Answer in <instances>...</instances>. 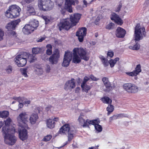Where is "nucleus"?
<instances>
[{
    "label": "nucleus",
    "mask_w": 149,
    "mask_h": 149,
    "mask_svg": "<svg viewBox=\"0 0 149 149\" xmlns=\"http://www.w3.org/2000/svg\"><path fill=\"white\" fill-rule=\"evenodd\" d=\"M39 7L43 11L52 9L54 7V3L51 0H38Z\"/></svg>",
    "instance_id": "nucleus-3"
},
{
    "label": "nucleus",
    "mask_w": 149,
    "mask_h": 149,
    "mask_svg": "<svg viewBox=\"0 0 149 149\" xmlns=\"http://www.w3.org/2000/svg\"><path fill=\"white\" fill-rule=\"evenodd\" d=\"M141 67L140 64L137 65L136 67L135 68L134 70L132 72H126V73L127 75L130 76H135L137 75L139 73L141 72Z\"/></svg>",
    "instance_id": "nucleus-21"
},
{
    "label": "nucleus",
    "mask_w": 149,
    "mask_h": 149,
    "mask_svg": "<svg viewBox=\"0 0 149 149\" xmlns=\"http://www.w3.org/2000/svg\"><path fill=\"white\" fill-rule=\"evenodd\" d=\"M80 56L82 59L85 61H88L89 59V56L88 52L86 49L82 48H75L73 49Z\"/></svg>",
    "instance_id": "nucleus-6"
},
{
    "label": "nucleus",
    "mask_w": 149,
    "mask_h": 149,
    "mask_svg": "<svg viewBox=\"0 0 149 149\" xmlns=\"http://www.w3.org/2000/svg\"><path fill=\"white\" fill-rule=\"evenodd\" d=\"M102 101L104 103L110 104L112 102V100L107 97H105L102 98Z\"/></svg>",
    "instance_id": "nucleus-40"
},
{
    "label": "nucleus",
    "mask_w": 149,
    "mask_h": 149,
    "mask_svg": "<svg viewBox=\"0 0 149 149\" xmlns=\"http://www.w3.org/2000/svg\"><path fill=\"white\" fill-rule=\"evenodd\" d=\"M107 111H108L107 113L108 115L112 112L114 110V107L113 106L110 105H109L107 108Z\"/></svg>",
    "instance_id": "nucleus-43"
},
{
    "label": "nucleus",
    "mask_w": 149,
    "mask_h": 149,
    "mask_svg": "<svg viewBox=\"0 0 149 149\" xmlns=\"http://www.w3.org/2000/svg\"><path fill=\"white\" fill-rule=\"evenodd\" d=\"M4 36V31L2 29L0 28V41L3 39Z\"/></svg>",
    "instance_id": "nucleus-50"
},
{
    "label": "nucleus",
    "mask_w": 149,
    "mask_h": 149,
    "mask_svg": "<svg viewBox=\"0 0 149 149\" xmlns=\"http://www.w3.org/2000/svg\"><path fill=\"white\" fill-rule=\"evenodd\" d=\"M26 11L28 15L35 14V10L34 7L31 4H30L27 6Z\"/></svg>",
    "instance_id": "nucleus-27"
},
{
    "label": "nucleus",
    "mask_w": 149,
    "mask_h": 149,
    "mask_svg": "<svg viewBox=\"0 0 149 149\" xmlns=\"http://www.w3.org/2000/svg\"><path fill=\"white\" fill-rule=\"evenodd\" d=\"M20 22V20L19 19L12 21L6 25L5 27L9 31L13 30L15 29L16 26Z\"/></svg>",
    "instance_id": "nucleus-16"
},
{
    "label": "nucleus",
    "mask_w": 149,
    "mask_h": 149,
    "mask_svg": "<svg viewBox=\"0 0 149 149\" xmlns=\"http://www.w3.org/2000/svg\"><path fill=\"white\" fill-rule=\"evenodd\" d=\"M35 71L36 74L38 75H41L43 73V70L42 67L40 66H37Z\"/></svg>",
    "instance_id": "nucleus-36"
},
{
    "label": "nucleus",
    "mask_w": 149,
    "mask_h": 149,
    "mask_svg": "<svg viewBox=\"0 0 149 149\" xmlns=\"http://www.w3.org/2000/svg\"><path fill=\"white\" fill-rule=\"evenodd\" d=\"M26 128H28V125H26L25 126V129L19 130V138L23 141L26 139L28 137V132Z\"/></svg>",
    "instance_id": "nucleus-15"
},
{
    "label": "nucleus",
    "mask_w": 149,
    "mask_h": 149,
    "mask_svg": "<svg viewBox=\"0 0 149 149\" xmlns=\"http://www.w3.org/2000/svg\"><path fill=\"white\" fill-rule=\"evenodd\" d=\"M43 50L42 47H36L32 48V52L33 54H36L41 53Z\"/></svg>",
    "instance_id": "nucleus-29"
},
{
    "label": "nucleus",
    "mask_w": 149,
    "mask_h": 149,
    "mask_svg": "<svg viewBox=\"0 0 149 149\" xmlns=\"http://www.w3.org/2000/svg\"><path fill=\"white\" fill-rule=\"evenodd\" d=\"M28 59L30 62H34L36 60V58L35 57V56H33L32 54L27 53V56H26V60Z\"/></svg>",
    "instance_id": "nucleus-31"
},
{
    "label": "nucleus",
    "mask_w": 149,
    "mask_h": 149,
    "mask_svg": "<svg viewBox=\"0 0 149 149\" xmlns=\"http://www.w3.org/2000/svg\"><path fill=\"white\" fill-rule=\"evenodd\" d=\"M73 58L72 60L73 62L74 63H78L81 61V58L80 56L79 57L78 54L74 51H73Z\"/></svg>",
    "instance_id": "nucleus-26"
},
{
    "label": "nucleus",
    "mask_w": 149,
    "mask_h": 149,
    "mask_svg": "<svg viewBox=\"0 0 149 149\" xmlns=\"http://www.w3.org/2000/svg\"><path fill=\"white\" fill-rule=\"evenodd\" d=\"M131 88L129 93H136L138 92L139 90V87L134 84H132Z\"/></svg>",
    "instance_id": "nucleus-34"
},
{
    "label": "nucleus",
    "mask_w": 149,
    "mask_h": 149,
    "mask_svg": "<svg viewBox=\"0 0 149 149\" xmlns=\"http://www.w3.org/2000/svg\"><path fill=\"white\" fill-rule=\"evenodd\" d=\"M90 78L93 81H96L99 79V78H97L93 75H91L90 76Z\"/></svg>",
    "instance_id": "nucleus-59"
},
{
    "label": "nucleus",
    "mask_w": 149,
    "mask_h": 149,
    "mask_svg": "<svg viewBox=\"0 0 149 149\" xmlns=\"http://www.w3.org/2000/svg\"><path fill=\"white\" fill-rule=\"evenodd\" d=\"M81 17V15L79 13L74 14L70 16V22L71 23L73 26H75L78 22Z\"/></svg>",
    "instance_id": "nucleus-17"
},
{
    "label": "nucleus",
    "mask_w": 149,
    "mask_h": 149,
    "mask_svg": "<svg viewBox=\"0 0 149 149\" xmlns=\"http://www.w3.org/2000/svg\"><path fill=\"white\" fill-rule=\"evenodd\" d=\"M114 55L113 52L112 51L109 50L108 51L107 54V55L108 56H109L110 57H112Z\"/></svg>",
    "instance_id": "nucleus-57"
},
{
    "label": "nucleus",
    "mask_w": 149,
    "mask_h": 149,
    "mask_svg": "<svg viewBox=\"0 0 149 149\" xmlns=\"http://www.w3.org/2000/svg\"><path fill=\"white\" fill-rule=\"evenodd\" d=\"M60 133L61 134H68V141H70L73 139L75 131L73 127L67 124L61 127L60 130Z\"/></svg>",
    "instance_id": "nucleus-1"
},
{
    "label": "nucleus",
    "mask_w": 149,
    "mask_h": 149,
    "mask_svg": "<svg viewBox=\"0 0 149 149\" xmlns=\"http://www.w3.org/2000/svg\"><path fill=\"white\" fill-rule=\"evenodd\" d=\"M29 24L31 25L32 28H34V30L38 26V22L36 20L33 19L30 22V24Z\"/></svg>",
    "instance_id": "nucleus-28"
},
{
    "label": "nucleus",
    "mask_w": 149,
    "mask_h": 149,
    "mask_svg": "<svg viewBox=\"0 0 149 149\" xmlns=\"http://www.w3.org/2000/svg\"><path fill=\"white\" fill-rule=\"evenodd\" d=\"M27 53L24 52L17 56L15 58V62L19 67H23L26 63Z\"/></svg>",
    "instance_id": "nucleus-5"
},
{
    "label": "nucleus",
    "mask_w": 149,
    "mask_h": 149,
    "mask_svg": "<svg viewBox=\"0 0 149 149\" xmlns=\"http://www.w3.org/2000/svg\"><path fill=\"white\" fill-rule=\"evenodd\" d=\"M95 1L94 0H85L83 1L84 4L87 5V4H90L91 2Z\"/></svg>",
    "instance_id": "nucleus-55"
},
{
    "label": "nucleus",
    "mask_w": 149,
    "mask_h": 149,
    "mask_svg": "<svg viewBox=\"0 0 149 149\" xmlns=\"http://www.w3.org/2000/svg\"><path fill=\"white\" fill-rule=\"evenodd\" d=\"M146 33L144 28L141 27L140 24H137L135 27L134 40L139 41L142 39L143 36H145Z\"/></svg>",
    "instance_id": "nucleus-4"
},
{
    "label": "nucleus",
    "mask_w": 149,
    "mask_h": 149,
    "mask_svg": "<svg viewBox=\"0 0 149 149\" xmlns=\"http://www.w3.org/2000/svg\"><path fill=\"white\" fill-rule=\"evenodd\" d=\"M58 26L60 31L63 29L68 30L73 26L69 18L62 19Z\"/></svg>",
    "instance_id": "nucleus-7"
},
{
    "label": "nucleus",
    "mask_w": 149,
    "mask_h": 149,
    "mask_svg": "<svg viewBox=\"0 0 149 149\" xmlns=\"http://www.w3.org/2000/svg\"><path fill=\"white\" fill-rule=\"evenodd\" d=\"M18 102H19V108H22L23 107V103H24V102L22 100H19Z\"/></svg>",
    "instance_id": "nucleus-63"
},
{
    "label": "nucleus",
    "mask_w": 149,
    "mask_h": 149,
    "mask_svg": "<svg viewBox=\"0 0 149 149\" xmlns=\"http://www.w3.org/2000/svg\"><path fill=\"white\" fill-rule=\"evenodd\" d=\"M81 86L83 91L86 93H87L88 92V91L91 88V86L87 85L86 84H81Z\"/></svg>",
    "instance_id": "nucleus-32"
},
{
    "label": "nucleus",
    "mask_w": 149,
    "mask_h": 149,
    "mask_svg": "<svg viewBox=\"0 0 149 149\" xmlns=\"http://www.w3.org/2000/svg\"><path fill=\"white\" fill-rule=\"evenodd\" d=\"M75 5L74 0H65V8L70 13L72 12V5Z\"/></svg>",
    "instance_id": "nucleus-18"
},
{
    "label": "nucleus",
    "mask_w": 149,
    "mask_h": 149,
    "mask_svg": "<svg viewBox=\"0 0 149 149\" xmlns=\"http://www.w3.org/2000/svg\"><path fill=\"white\" fill-rule=\"evenodd\" d=\"M75 87V82L74 79L67 81L64 85V89L67 91H71Z\"/></svg>",
    "instance_id": "nucleus-14"
},
{
    "label": "nucleus",
    "mask_w": 149,
    "mask_h": 149,
    "mask_svg": "<svg viewBox=\"0 0 149 149\" xmlns=\"http://www.w3.org/2000/svg\"><path fill=\"white\" fill-rule=\"evenodd\" d=\"M46 47L47 49L46 50V54L47 55H50L52 53V47L50 44H48L46 46Z\"/></svg>",
    "instance_id": "nucleus-41"
},
{
    "label": "nucleus",
    "mask_w": 149,
    "mask_h": 149,
    "mask_svg": "<svg viewBox=\"0 0 149 149\" xmlns=\"http://www.w3.org/2000/svg\"><path fill=\"white\" fill-rule=\"evenodd\" d=\"M42 58L43 60L45 61H47L49 60L48 56L46 54H44L42 56Z\"/></svg>",
    "instance_id": "nucleus-58"
},
{
    "label": "nucleus",
    "mask_w": 149,
    "mask_h": 149,
    "mask_svg": "<svg viewBox=\"0 0 149 149\" xmlns=\"http://www.w3.org/2000/svg\"><path fill=\"white\" fill-rule=\"evenodd\" d=\"M29 115L27 112L21 113L17 117V121L19 124L23 123L26 124L29 122Z\"/></svg>",
    "instance_id": "nucleus-10"
},
{
    "label": "nucleus",
    "mask_w": 149,
    "mask_h": 149,
    "mask_svg": "<svg viewBox=\"0 0 149 149\" xmlns=\"http://www.w3.org/2000/svg\"><path fill=\"white\" fill-rule=\"evenodd\" d=\"M34 31V29L32 28L31 25L29 24L25 25L22 29L23 33L26 35H29L32 33Z\"/></svg>",
    "instance_id": "nucleus-23"
},
{
    "label": "nucleus",
    "mask_w": 149,
    "mask_h": 149,
    "mask_svg": "<svg viewBox=\"0 0 149 149\" xmlns=\"http://www.w3.org/2000/svg\"><path fill=\"white\" fill-rule=\"evenodd\" d=\"M20 10L19 7L17 5H12L9 7V9L6 12V15L8 18L15 17L19 15Z\"/></svg>",
    "instance_id": "nucleus-2"
},
{
    "label": "nucleus",
    "mask_w": 149,
    "mask_h": 149,
    "mask_svg": "<svg viewBox=\"0 0 149 149\" xmlns=\"http://www.w3.org/2000/svg\"><path fill=\"white\" fill-rule=\"evenodd\" d=\"M38 118V117L37 114H32L29 118L30 123L33 125L35 124Z\"/></svg>",
    "instance_id": "nucleus-25"
},
{
    "label": "nucleus",
    "mask_w": 149,
    "mask_h": 149,
    "mask_svg": "<svg viewBox=\"0 0 149 149\" xmlns=\"http://www.w3.org/2000/svg\"><path fill=\"white\" fill-rule=\"evenodd\" d=\"M55 2L57 5L61 8L62 11L61 10V12L62 14H63L65 12L64 11L65 10L63 9V10L61 8L63 3V0H55Z\"/></svg>",
    "instance_id": "nucleus-35"
},
{
    "label": "nucleus",
    "mask_w": 149,
    "mask_h": 149,
    "mask_svg": "<svg viewBox=\"0 0 149 149\" xmlns=\"http://www.w3.org/2000/svg\"><path fill=\"white\" fill-rule=\"evenodd\" d=\"M71 59L72 53L69 52H65L62 64V66L64 67H68L69 65Z\"/></svg>",
    "instance_id": "nucleus-12"
},
{
    "label": "nucleus",
    "mask_w": 149,
    "mask_h": 149,
    "mask_svg": "<svg viewBox=\"0 0 149 149\" xmlns=\"http://www.w3.org/2000/svg\"><path fill=\"white\" fill-rule=\"evenodd\" d=\"M54 107L51 105L47 106L45 108V110L46 111H48L51 109H53Z\"/></svg>",
    "instance_id": "nucleus-61"
},
{
    "label": "nucleus",
    "mask_w": 149,
    "mask_h": 149,
    "mask_svg": "<svg viewBox=\"0 0 149 149\" xmlns=\"http://www.w3.org/2000/svg\"><path fill=\"white\" fill-rule=\"evenodd\" d=\"M122 7V4L120 3L118 6L115 9V11L116 12H119Z\"/></svg>",
    "instance_id": "nucleus-60"
},
{
    "label": "nucleus",
    "mask_w": 149,
    "mask_h": 149,
    "mask_svg": "<svg viewBox=\"0 0 149 149\" xmlns=\"http://www.w3.org/2000/svg\"><path fill=\"white\" fill-rule=\"evenodd\" d=\"M100 123L99 120H94L90 121L88 123L94 125L95 130L98 132H100L102 131V128L101 125L98 124Z\"/></svg>",
    "instance_id": "nucleus-19"
},
{
    "label": "nucleus",
    "mask_w": 149,
    "mask_h": 149,
    "mask_svg": "<svg viewBox=\"0 0 149 149\" xmlns=\"http://www.w3.org/2000/svg\"><path fill=\"white\" fill-rule=\"evenodd\" d=\"M5 70L7 74H10L12 72L13 70L12 67L10 65H8L5 69Z\"/></svg>",
    "instance_id": "nucleus-45"
},
{
    "label": "nucleus",
    "mask_w": 149,
    "mask_h": 149,
    "mask_svg": "<svg viewBox=\"0 0 149 149\" xmlns=\"http://www.w3.org/2000/svg\"><path fill=\"white\" fill-rule=\"evenodd\" d=\"M105 88H103V90L105 92H109L111 90L112 88L111 85L109 82L104 84Z\"/></svg>",
    "instance_id": "nucleus-33"
},
{
    "label": "nucleus",
    "mask_w": 149,
    "mask_h": 149,
    "mask_svg": "<svg viewBox=\"0 0 149 149\" xmlns=\"http://www.w3.org/2000/svg\"><path fill=\"white\" fill-rule=\"evenodd\" d=\"M102 80L104 84L109 82L108 78L106 77H103L102 79Z\"/></svg>",
    "instance_id": "nucleus-56"
},
{
    "label": "nucleus",
    "mask_w": 149,
    "mask_h": 149,
    "mask_svg": "<svg viewBox=\"0 0 149 149\" xmlns=\"http://www.w3.org/2000/svg\"><path fill=\"white\" fill-rule=\"evenodd\" d=\"M2 132L4 137L10 134H14L15 132V128L13 126L4 125L2 127Z\"/></svg>",
    "instance_id": "nucleus-11"
},
{
    "label": "nucleus",
    "mask_w": 149,
    "mask_h": 149,
    "mask_svg": "<svg viewBox=\"0 0 149 149\" xmlns=\"http://www.w3.org/2000/svg\"><path fill=\"white\" fill-rule=\"evenodd\" d=\"M55 124V122H53L52 119H49L47 120V126L49 128L52 129L54 128V127Z\"/></svg>",
    "instance_id": "nucleus-30"
},
{
    "label": "nucleus",
    "mask_w": 149,
    "mask_h": 149,
    "mask_svg": "<svg viewBox=\"0 0 149 149\" xmlns=\"http://www.w3.org/2000/svg\"><path fill=\"white\" fill-rule=\"evenodd\" d=\"M86 29L85 27H82L78 30L76 33V35L78 37L79 41L82 42L83 41L84 37L86 36Z\"/></svg>",
    "instance_id": "nucleus-13"
},
{
    "label": "nucleus",
    "mask_w": 149,
    "mask_h": 149,
    "mask_svg": "<svg viewBox=\"0 0 149 149\" xmlns=\"http://www.w3.org/2000/svg\"><path fill=\"white\" fill-rule=\"evenodd\" d=\"M126 31L123 29L118 27L116 30L115 34L118 38H123L126 34Z\"/></svg>",
    "instance_id": "nucleus-22"
},
{
    "label": "nucleus",
    "mask_w": 149,
    "mask_h": 149,
    "mask_svg": "<svg viewBox=\"0 0 149 149\" xmlns=\"http://www.w3.org/2000/svg\"><path fill=\"white\" fill-rule=\"evenodd\" d=\"M132 49L133 50H137L139 49L140 47V45L139 44L136 43L133 47Z\"/></svg>",
    "instance_id": "nucleus-51"
},
{
    "label": "nucleus",
    "mask_w": 149,
    "mask_h": 149,
    "mask_svg": "<svg viewBox=\"0 0 149 149\" xmlns=\"http://www.w3.org/2000/svg\"><path fill=\"white\" fill-rule=\"evenodd\" d=\"M34 0H22L21 3L22 5H25L26 3H31L34 1Z\"/></svg>",
    "instance_id": "nucleus-49"
},
{
    "label": "nucleus",
    "mask_w": 149,
    "mask_h": 149,
    "mask_svg": "<svg viewBox=\"0 0 149 149\" xmlns=\"http://www.w3.org/2000/svg\"><path fill=\"white\" fill-rule=\"evenodd\" d=\"M52 136L51 135H47L45 136L43 138V141H49L52 138Z\"/></svg>",
    "instance_id": "nucleus-54"
},
{
    "label": "nucleus",
    "mask_w": 149,
    "mask_h": 149,
    "mask_svg": "<svg viewBox=\"0 0 149 149\" xmlns=\"http://www.w3.org/2000/svg\"><path fill=\"white\" fill-rule=\"evenodd\" d=\"M132 84L130 83L125 84L123 85V88L126 91L130 93Z\"/></svg>",
    "instance_id": "nucleus-37"
},
{
    "label": "nucleus",
    "mask_w": 149,
    "mask_h": 149,
    "mask_svg": "<svg viewBox=\"0 0 149 149\" xmlns=\"http://www.w3.org/2000/svg\"><path fill=\"white\" fill-rule=\"evenodd\" d=\"M9 115V112L7 111H0V117L6 118Z\"/></svg>",
    "instance_id": "nucleus-42"
},
{
    "label": "nucleus",
    "mask_w": 149,
    "mask_h": 149,
    "mask_svg": "<svg viewBox=\"0 0 149 149\" xmlns=\"http://www.w3.org/2000/svg\"><path fill=\"white\" fill-rule=\"evenodd\" d=\"M60 57L59 51L58 49H56L54 53L49 58V62L52 65L56 64Z\"/></svg>",
    "instance_id": "nucleus-9"
},
{
    "label": "nucleus",
    "mask_w": 149,
    "mask_h": 149,
    "mask_svg": "<svg viewBox=\"0 0 149 149\" xmlns=\"http://www.w3.org/2000/svg\"><path fill=\"white\" fill-rule=\"evenodd\" d=\"M102 61L104 66L106 67L109 65V62L108 61L107 59L106 58H105L104 60H102Z\"/></svg>",
    "instance_id": "nucleus-52"
},
{
    "label": "nucleus",
    "mask_w": 149,
    "mask_h": 149,
    "mask_svg": "<svg viewBox=\"0 0 149 149\" xmlns=\"http://www.w3.org/2000/svg\"><path fill=\"white\" fill-rule=\"evenodd\" d=\"M78 120L80 124L84 127L88 126V124H89L88 122L89 121L88 119L85 120L81 115L79 116Z\"/></svg>",
    "instance_id": "nucleus-24"
},
{
    "label": "nucleus",
    "mask_w": 149,
    "mask_h": 149,
    "mask_svg": "<svg viewBox=\"0 0 149 149\" xmlns=\"http://www.w3.org/2000/svg\"><path fill=\"white\" fill-rule=\"evenodd\" d=\"M90 79L89 77H88L86 76H85L83 80V81L81 83V84H86V83L87 81H88Z\"/></svg>",
    "instance_id": "nucleus-53"
},
{
    "label": "nucleus",
    "mask_w": 149,
    "mask_h": 149,
    "mask_svg": "<svg viewBox=\"0 0 149 149\" xmlns=\"http://www.w3.org/2000/svg\"><path fill=\"white\" fill-rule=\"evenodd\" d=\"M4 122H5V125H6L7 126H12L10 125V123L11 122V120L10 118H8Z\"/></svg>",
    "instance_id": "nucleus-48"
},
{
    "label": "nucleus",
    "mask_w": 149,
    "mask_h": 149,
    "mask_svg": "<svg viewBox=\"0 0 149 149\" xmlns=\"http://www.w3.org/2000/svg\"><path fill=\"white\" fill-rule=\"evenodd\" d=\"M123 115L122 114H118L116 115H114L110 117L109 118L110 121L111 122L112 120L116 119L118 118H120L123 117Z\"/></svg>",
    "instance_id": "nucleus-38"
},
{
    "label": "nucleus",
    "mask_w": 149,
    "mask_h": 149,
    "mask_svg": "<svg viewBox=\"0 0 149 149\" xmlns=\"http://www.w3.org/2000/svg\"><path fill=\"white\" fill-rule=\"evenodd\" d=\"M149 82L148 80L144 82L143 86L146 87H148Z\"/></svg>",
    "instance_id": "nucleus-64"
},
{
    "label": "nucleus",
    "mask_w": 149,
    "mask_h": 149,
    "mask_svg": "<svg viewBox=\"0 0 149 149\" xmlns=\"http://www.w3.org/2000/svg\"><path fill=\"white\" fill-rule=\"evenodd\" d=\"M45 70L47 73H49L51 70L50 65L48 64H45Z\"/></svg>",
    "instance_id": "nucleus-46"
},
{
    "label": "nucleus",
    "mask_w": 149,
    "mask_h": 149,
    "mask_svg": "<svg viewBox=\"0 0 149 149\" xmlns=\"http://www.w3.org/2000/svg\"><path fill=\"white\" fill-rule=\"evenodd\" d=\"M114 26V24L112 23H111L107 25L105 28L107 29H112L113 28Z\"/></svg>",
    "instance_id": "nucleus-47"
},
{
    "label": "nucleus",
    "mask_w": 149,
    "mask_h": 149,
    "mask_svg": "<svg viewBox=\"0 0 149 149\" xmlns=\"http://www.w3.org/2000/svg\"><path fill=\"white\" fill-rule=\"evenodd\" d=\"M45 39V38L44 37H40L38 38L36 40V41L37 42H41L43 40H44Z\"/></svg>",
    "instance_id": "nucleus-62"
},
{
    "label": "nucleus",
    "mask_w": 149,
    "mask_h": 149,
    "mask_svg": "<svg viewBox=\"0 0 149 149\" xmlns=\"http://www.w3.org/2000/svg\"><path fill=\"white\" fill-rule=\"evenodd\" d=\"M119 60V58L118 57H116L114 60L111 59L109 60V63L110 64V66L111 68L113 67L114 65L116 64V62L118 61Z\"/></svg>",
    "instance_id": "nucleus-39"
},
{
    "label": "nucleus",
    "mask_w": 149,
    "mask_h": 149,
    "mask_svg": "<svg viewBox=\"0 0 149 149\" xmlns=\"http://www.w3.org/2000/svg\"><path fill=\"white\" fill-rule=\"evenodd\" d=\"M4 141L6 144L9 146H13L16 142L17 138L14 134H11L4 136Z\"/></svg>",
    "instance_id": "nucleus-8"
},
{
    "label": "nucleus",
    "mask_w": 149,
    "mask_h": 149,
    "mask_svg": "<svg viewBox=\"0 0 149 149\" xmlns=\"http://www.w3.org/2000/svg\"><path fill=\"white\" fill-rule=\"evenodd\" d=\"M111 19L117 23L118 24L121 25L123 23L122 20L119 17V16L115 13H113L111 15Z\"/></svg>",
    "instance_id": "nucleus-20"
},
{
    "label": "nucleus",
    "mask_w": 149,
    "mask_h": 149,
    "mask_svg": "<svg viewBox=\"0 0 149 149\" xmlns=\"http://www.w3.org/2000/svg\"><path fill=\"white\" fill-rule=\"evenodd\" d=\"M41 17L45 20L46 24H48L50 22V19L49 17L42 15Z\"/></svg>",
    "instance_id": "nucleus-44"
}]
</instances>
